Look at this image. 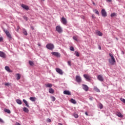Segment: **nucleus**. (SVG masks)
<instances>
[{
    "mask_svg": "<svg viewBox=\"0 0 125 125\" xmlns=\"http://www.w3.org/2000/svg\"><path fill=\"white\" fill-rule=\"evenodd\" d=\"M23 19L26 20V21H27L28 18L27 17H23Z\"/></svg>",
    "mask_w": 125,
    "mask_h": 125,
    "instance_id": "43",
    "label": "nucleus"
},
{
    "mask_svg": "<svg viewBox=\"0 0 125 125\" xmlns=\"http://www.w3.org/2000/svg\"><path fill=\"white\" fill-rule=\"evenodd\" d=\"M29 64L30 65V66H34V62L31 61H29Z\"/></svg>",
    "mask_w": 125,
    "mask_h": 125,
    "instance_id": "31",
    "label": "nucleus"
},
{
    "mask_svg": "<svg viewBox=\"0 0 125 125\" xmlns=\"http://www.w3.org/2000/svg\"><path fill=\"white\" fill-rule=\"evenodd\" d=\"M116 115H117L119 118H124V115H123V114H122V113L120 112H117L116 113Z\"/></svg>",
    "mask_w": 125,
    "mask_h": 125,
    "instance_id": "15",
    "label": "nucleus"
},
{
    "mask_svg": "<svg viewBox=\"0 0 125 125\" xmlns=\"http://www.w3.org/2000/svg\"><path fill=\"white\" fill-rule=\"evenodd\" d=\"M47 123H51V120H50V119H49V118H48V119H47Z\"/></svg>",
    "mask_w": 125,
    "mask_h": 125,
    "instance_id": "41",
    "label": "nucleus"
},
{
    "mask_svg": "<svg viewBox=\"0 0 125 125\" xmlns=\"http://www.w3.org/2000/svg\"><path fill=\"white\" fill-rule=\"evenodd\" d=\"M67 63H68V64L69 65V66H71V61H68Z\"/></svg>",
    "mask_w": 125,
    "mask_h": 125,
    "instance_id": "44",
    "label": "nucleus"
},
{
    "mask_svg": "<svg viewBox=\"0 0 125 125\" xmlns=\"http://www.w3.org/2000/svg\"><path fill=\"white\" fill-rule=\"evenodd\" d=\"M83 88L85 91H88V89H89V88L88 86L84 84H82Z\"/></svg>",
    "mask_w": 125,
    "mask_h": 125,
    "instance_id": "5",
    "label": "nucleus"
},
{
    "mask_svg": "<svg viewBox=\"0 0 125 125\" xmlns=\"http://www.w3.org/2000/svg\"><path fill=\"white\" fill-rule=\"evenodd\" d=\"M102 15L103 17H106L107 16V12L105 11V9H103L101 11Z\"/></svg>",
    "mask_w": 125,
    "mask_h": 125,
    "instance_id": "6",
    "label": "nucleus"
},
{
    "mask_svg": "<svg viewBox=\"0 0 125 125\" xmlns=\"http://www.w3.org/2000/svg\"><path fill=\"white\" fill-rule=\"evenodd\" d=\"M75 55H76V56H77V57H79V56H80V54H79V52L78 51H75Z\"/></svg>",
    "mask_w": 125,
    "mask_h": 125,
    "instance_id": "30",
    "label": "nucleus"
},
{
    "mask_svg": "<svg viewBox=\"0 0 125 125\" xmlns=\"http://www.w3.org/2000/svg\"><path fill=\"white\" fill-rule=\"evenodd\" d=\"M94 89L96 92H100V90L97 87H94Z\"/></svg>",
    "mask_w": 125,
    "mask_h": 125,
    "instance_id": "26",
    "label": "nucleus"
},
{
    "mask_svg": "<svg viewBox=\"0 0 125 125\" xmlns=\"http://www.w3.org/2000/svg\"><path fill=\"white\" fill-rule=\"evenodd\" d=\"M122 54H125V52H124V51H122Z\"/></svg>",
    "mask_w": 125,
    "mask_h": 125,
    "instance_id": "53",
    "label": "nucleus"
},
{
    "mask_svg": "<svg viewBox=\"0 0 125 125\" xmlns=\"http://www.w3.org/2000/svg\"><path fill=\"white\" fill-rule=\"evenodd\" d=\"M38 45L39 46H42V44L40 43H38Z\"/></svg>",
    "mask_w": 125,
    "mask_h": 125,
    "instance_id": "50",
    "label": "nucleus"
},
{
    "mask_svg": "<svg viewBox=\"0 0 125 125\" xmlns=\"http://www.w3.org/2000/svg\"><path fill=\"white\" fill-rule=\"evenodd\" d=\"M3 41V38L2 37H0V42H1Z\"/></svg>",
    "mask_w": 125,
    "mask_h": 125,
    "instance_id": "42",
    "label": "nucleus"
},
{
    "mask_svg": "<svg viewBox=\"0 0 125 125\" xmlns=\"http://www.w3.org/2000/svg\"><path fill=\"white\" fill-rule=\"evenodd\" d=\"M46 48L50 50H52L54 48V45L52 43H48L46 45Z\"/></svg>",
    "mask_w": 125,
    "mask_h": 125,
    "instance_id": "3",
    "label": "nucleus"
},
{
    "mask_svg": "<svg viewBox=\"0 0 125 125\" xmlns=\"http://www.w3.org/2000/svg\"><path fill=\"white\" fill-rule=\"evenodd\" d=\"M93 4L94 5H95V3H94V2H93Z\"/></svg>",
    "mask_w": 125,
    "mask_h": 125,
    "instance_id": "56",
    "label": "nucleus"
},
{
    "mask_svg": "<svg viewBox=\"0 0 125 125\" xmlns=\"http://www.w3.org/2000/svg\"><path fill=\"white\" fill-rule=\"evenodd\" d=\"M11 84L9 83H5V85H6V86H8L9 85H10Z\"/></svg>",
    "mask_w": 125,
    "mask_h": 125,
    "instance_id": "39",
    "label": "nucleus"
},
{
    "mask_svg": "<svg viewBox=\"0 0 125 125\" xmlns=\"http://www.w3.org/2000/svg\"><path fill=\"white\" fill-rule=\"evenodd\" d=\"M56 72H57V73L60 74V75H62L63 74V71H62V70L60 69V68H56Z\"/></svg>",
    "mask_w": 125,
    "mask_h": 125,
    "instance_id": "11",
    "label": "nucleus"
},
{
    "mask_svg": "<svg viewBox=\"0 0 125 125\" xmlns=\"http://www.w3.org/2000/svg\"><path fill=\"white\" fill-rule=\"evenodd\" d=\"M49 93H51L52 94H53V93H54V90L52 89V88H50L49 89Z\"/></svg>",
    "mask_w": 125,
    "mask_h": 125,
    "instance_id": "21",
    "label": "nucleus"
},
{
    "mask_svg": "<svg viewBox=\"0 0 125 125\" xmlns=\"http://www.w3.org/2000/svg\"><path fill=\"white\" fill-rule=\"evenodd\" d=\"M45 85L46 87H52V84L51 83H47Z\"/></svg>",
    "mask_w": 125,
    "mask_h": 125,
    "instance_id": "24",
    "label": "nucleus"
},
{
    "mask_svg": "<svg viewBox=\"0 0 125 125\" xmlns=\"http://www.w3.org/2000/svg\"><path fill=\"white\" fill-rule=\"evenodd\" d=\"M93 99V98L92 97H91L89 98V100H91V101H92Z\"/></svg>",
    "mask_w": 125,
    "mask_h": 125,
    "instance_id": "47",
    "label": "nucleus"
},
{
    "mask_svg": "<svg viewBox=\"0 0 125 125\" xmlns=\"http://www.w3.org/2000/svg\"><path fill=\"white\" fill-rule=\"evenodd\" d=\"M70 49L71 51H75V49L73 48V46H71Z\"/></svg>",
    "mask_w": 125,
    "mask_h": 125,
    "instance_id": "38",
    "label": "nucleus"
},
{
    "mask_svg": "<svg viewBox=\"0 0 125 125\" xmlns=\"http://www.w3.org/2000/svg\"><path fill=\"white\" fill-rule=\"evenodd\" d=\"M84 78L85 79L86 81L89 82V81H91V77L89 76L88 74H84L83 75Z\"/></svg>",
    "mask_w": 125,
    "mask_h": 125,
    "instance_id": "4",
    "label": "nucleus"
},
{
    "mask_svg": "<svg viewBox=\"0 0 125 125\" xmlns=\"http://www.w3.org/2000/svg\"><path fill=\"white\" fill-rule=\"evenodd\" d=\"M16 77H17V80H18V81H19V80L21 79V75H20V74L19 73H17L16 74Z\"/></svg>",
    "mask_w": 125,
    "mask_h": 125,
    "instance_id": "19",
    "label": "nucleus"
},
{
    "mask_svg": "<svg viewBox=\"0 0 125 125\" xmlns=\"http://www.w3.org/2000/svg\"><path fill=\"white\" fill-rule=\"evenodd\" d=\"M16 102L17 103H18V104H20V105H21V104H22V101H21V100L19 99L17 100Z\"/></svg>",
    "mask_w": 125,
    "mask_h": 125,
    "instance_id": "27",
    "label": "nucleus"
},
{
    "mask_svg": "<svg viewBox=\"0 0 125 125\" xmlns=\"http://www.w3.org/2000/svg\"><path fill=\"white\" fill-rule=\"evenodd\" d=\"M51 54L54 55V56H56V57H60L61 56L60 53L56 52H53L51 53Z\"/></svg>",
    "mask_w": 125,
    "mask_h": 125,
    "instance_id": "7",
    "label": "nucleus"
},
{
    "mask_svg": "<svg viewBox=\"0 0 125 125\" xmlns=\"http://www.w3.org/2000/svg\"><path fill=\"white\" fill-rule=\"evenodd\" d=\"M23 102H24V104H25L26 107L30 108V106H29V104H28V102H27V101H26L25 99H23Z\"/></svg>",
    "mask_w": 125,
    "mask_h": 125,
    "instance_id": "17",
    "label": "nucleus"
},
{
    "mask_svg": "<svg viewBox=\"0 0 125 125\" xmlns=\"http://www.w3.org/2000/svg\"><path fill=\"white\" fill-rule=\"evenodd\" d=\"M108 1H109V2H111V1H112V0H107Z\"/></svg>",
    "mask_w": 125,
    "mask_h": 125,
    "instance_id": "55",
    "label": "nucleus"
},
{
    "mask_svg": "<svg viewBox=\"0 0 125 125\" xmlns=\"http://www.w3.org/2000/svg\"><path fill=\"white\" fill-rule=\"evenodd\" d=\"M0 123H3V120L1 118H0Z\"/></svg>",
    "mask_w": 125,
    "mask_h": 125,
    "instance_id": "46",
    "label": "nucleus"
},
{
    "mask_svg": "<svg viewBox=\"0 0 125 125\" xmlns=\"http://www.w3.org/2000/svg\"><path fill=\"white\" fill-rule=\"evenodd\" d=\"M97 78L98 80H99V81H100V82H103V81H104L103 77H102L101 75H98Z\"/></svg>",
    "mask_w": 125,
    "mask_h": 125,
    "instance_id": "13",
    "label": "nucleus"
},
{
    "mask_svg": "<svg viewBox=\"0 0 125 125\" xmlns=\"http://www.w3.org/2000/svg\"><path fill=\"white\" fill-rule=\"evenodd\" d=\"M73 116L74 117V118H79V115H78V114H76V113H74V114H73Z\"/></svg>",
    "mask_w": 125,
    "mask_h": 125,
    "instance_id": "33",
    "label": "nucleus"
},
{
    "mask_svg": "<svg viewBox=\"0 0 125 125\" xmlns=\"http://www.w3.org/2000/svg\"><path fill=\"white\" fill-rule=\"evenodd\" d=\"M99 107L100 108V109H103V104H99Z\"/></svg>",
    "mask_w": 125,
    "mask_h": 125,
    "instance_id": "32",
    "label": "nucleus"
},
{
    "mask_svg": "<svg viewBox=\"0 0 125 125\" xmlns=\"http://www.w3.org/2000/svg\"><path fill=\"white\" fill-rule=\"evenodd\" d=\"M23 33L25 36H28V33L27 32V31L25 29H23Z\"/></svg>",
    "mask_w": 125,
    "mask_h": 125,
    "instance_id": "28",
    "label": "nucleus"
},
{
    "mask_svg": "<svg viewBox=\"0 0 125 125\" xmlns=\"http://www.w3.org/2000/svg\"><path fill=\"white\" fill-rule=\"evenodd\" d=\"M63 94H65V95H71V92L68 90H64L63 91Z\"/></svg>",
    "mask_w": 125,
    "mask_h": 125,
    "instance_id": "14",
    "label": "nucleus"
},
{
    "mask_svg": "<svg viewBox=\"0 0 125 125\" xmlns=\"http://www.w3.org/2000/svg\"><path fill=\"white\" fill-rule=\"evenodd\" d=\"M31 29L32 30H34V27L33 26H31Z\"/></svg>",
    "mask_w": 125,
    "mask_h": 125,
    "instance_id": "52",
    "label": "nucleus"
},
{
    "mask_svg": "<svg viewBox=\"0 0 125 125\" xmlns=\"http://www.w3.org/2000/svg\"><path fill=\"white\" fill-rule=\"evenodd\" d=\"M70 102H71V103H73V104H77V102L73 99H71Z\"/></svg>",
    "mask_w": 125,
    "mask_h": 125,
    "instance_id": "25",
    "label": "nucleus"
},
{
    "mask_svg": "<svg viewBox=\"0 0 125 125\" xmlns=\"http://www.w3.org/2000/svg\"><path fill=\"white\" fill-rule=\"evenodd\" d=\"M85 114L86 116H88V114L86 112L85 113Z\"/></svg>",
    "mask_w": 125,
    "mask_h": 125,
    "instance_id": "54",
    "label": "nucleus"
},
{
    "mask_svg": "<svg viewBox=\"0 0 125 125\" xmlns=\"http://www.w3.org/2000/svg\"><path fill=\"white\" fill-rule=\"evenodd\" d=\"M15 125H21L19 123L16 122Z\"/></svg>",
    "mask_w": 125,
    "mask_h": 125,
    "instance_id": "48",
    "label": "nucleus"
},
{
    "mask_svg": "<svg viewBox=\"0 0 125 125\" xmlns=\"http://www.w3.org/2000/svg\"><path fill=\"white\" fill-rule=\"evenodd\" d=\"M51 100L53 101V102H54V101L55 100H56V98H55V97H53V96H52V97H51Z\"/></svg>",
    "mask_w": 125,
    "mask_h": 125,
    "instance_id": "37",
    "label": "nucleus"
},
{
    "mask_svg": "<svg viewBox=\"0 0 125 125\" xmlns=\"http://www.w3.org/2000/svg\"><path fill=\"white\" fill-rule=\"evenodd\" d=\"M4 111L5 112V113H7V114H10V113H11L10 110L6 109V108H5L4 109Z\"/></svg>",
    "mask_w": 125,
    "mask_h": 125,
    "instance_id": "23",
    "label": "nucleus"
},
{
    "mask_svg": "<svg viewBox=\"0 0 125 125\" xmlns=\"http://www.w3.org/2000/svg\"><path fill=\"white\" fill-rule=\"evenodd\" d=\"M96 34L98 35V36H99L100 37H102V36H103V34H102V33L99 31H97Z\"/></svg>",
    "mask_w": 125,
    "mask_h": 125,
    "instance_id": "18",
    "label": "nucleus"
},
{
    "mask_svg": "<svg viewBox=\"0 0 125 125\" xmlns=\"http://www.w3.org/2000/svg\"><path fill=\"white\" fill-rule=\"evenodd\" d=\"M120 100H121V101H122V102H123V103H125V99L121 98V99H120Z\"/></svg>",
    "mask_w": 125,
    "mask_h": 125,
    "instance_id": "40",
    "label": "nucleus"
},
{
    "mask_svg": "<svg viewBox=\"0 0 125 125\" xmlns=\"http://www.w3.org/2000/svg\"><path fill=\"white\" fill-rule=\"evenodd\" d=\"M94 12H95V13L96 14H97L98 15H99V12L98 11H97V10L95 9V10H94Z\"/></svg>",
    "mask_w": 125,
    "mask_h": 125,
    "instance_id": "34",
    "label": "nucleus"
},
{
    "mask_svg": "<svg viewBox=\"0 0 125 125\" xmlns=\"http://www.w3.org/2000/svg\"><path fill=\"white\" fill-rule=\"evenodd\" d=\"M109 56L111 57V59H109L108 62L111 65H114L116 63V60H115V58H114V56H113V54L110 53Z\"/></svg>",
    "mask_w": 125,
    "mask_h": 125,
    "instance_id": "1",
    "label": "nucleus"
},
{
    "mask_svg": "<svg viewBox=\"0 0 125 125\" xmlns=\"http://www.w3.org/2000/svg\"><path fill=\"white\" fill-rule=\"evenodd\" d=\"M21 7H22V8H24V9H25V10H29V9H30L29 8V6H28L24 4H21Z\"/></svg>",
    "mask_w": 125,
    "mask_h": 125,
    "instance_id": "12",
    "label": "nucleus"
},
{
    "mask_svg": "<svg viewBox=\"0 0 125 125\" xmlns=\"http://www.w3.org/2000/svg\"><path fill=\"white\" fill-rule=\"evenodd\" d=\"M23 111H24V112H25V113H28L29 112V109H28V108L24 107L22 108Z\"/></svg>",
    "mask_w": 125,
    "mask_h": 125,
    "instance_id": "20",
    "label": "nucleus"
},
{
    "mask_svg": "<svg viewBox=\"0 0 125 125\" xmlns=\"http://www.w3.org/2000/svg\"><path fill=\"white\" fill-rule=\"evenodd\" d=\"M115 16H117V14H116V13H112V14H111V17H115Z\"/></svg>",
    "mask_w": 125,
    "mask_h": 125,
    "instance_id": "35",
    "label": "nucleus"
},
{
    "mask_svg": "<svg viewBox=\"0 0 125 125\" xmlns=\"http://www.w3.org/2000/svg\"><path fill=\"white\" fill-rule=\"evenodd\" d=\"M99 49L100 50H101V46L99 45Z\"/></svg>",
    "mask_w": 125,
    "mask_h": 125,
    "instance_id": "51",
    "label": "nucleus"
},
{
    "mask_svg": "<svg viewBox=\"0 0 125 125\" xmlns=\"http://www.w3.org/2000/svg\"><path fill=\"white\" fill-rule=\"evenodd\" d=\"M0 57L5 58V54L3 52L0 51Z\"/></svg>",
    "mask_w": 125,
    "mask_h": 125,
    "instance_id": "16",
    "label": "nucleus"
},
{
    "mask_svg": "<svg viewBox=\"0 0 125 125\" xmlns=\"http://www.w3.org/2000/svg\"><path fill=\"white\" fill-rule=\"evenodd\" d=\"M76 81L77 83H82V78L80 76H76Z\"/></svg>",
    "mask_w": 125,
    "mask_h": 125,
    "instance_id": "9",
    "label": "nucleus"
},
{
    "mask_svg": "<svg viewBox=\"0 0 125 125\" xmlns=\"http://www.w3.org/2000/svg\"><path fill=\"white\" fill-rule=\"evenodd\" d=\"M92 18H93V19H94V18H95V17L94 16V15H92Z\"/></svg>",
    "mask_w": 125,
    "mask_h": 125,
    "instance_id": "49",
    "label": "nucleus"
},
{
    "mask_svg": "<svg viewBox=\"0 0 125 125\" xmlns=\"http://www.w3.org/2000/svg\"><path fill=\"white\" fill-rule=\"evenodd\" d=\"M73 40H74L75 41H76V42H78V37H76V36H74L73 38Z\"/></svg>",
    "mask_w": 125,
    "mask_h": 125,
    "instance_id": "36",
    "label": "nucleus"
},
{
    "mask_svg": "<svg viewBox=\"0 0 125 125\" xmlns=\"http://www.w3.org/2000/svg\"><path fill=\"white\" fill-rule=\"evenodd\" d=\"M19 29H20V27H19V26H17V31L18 32Z\"/></svg>",
    "mask_w": 125,
    "mask_h": 125,
    "instance_id": "45",
    "label": "nucleus"
},
{
    "mask_svg": "<svg viewBox=\"0 0 125 125\" xmlns=\"http://www.w3.org/2000/svg\"><path fill=\"white\" fill-rule=\"evenodd\" d=\"M56 30L59 34H61V33H62V32H63V30L62 29V27H61V26H60V25H58L56 27Z\"/></svg>",
    "mask_w": 125,
    "mask_h": 125,
    "instance_id": "2",
    "label": "nucleus"
},
{
    "mask_svg": "<svg viewBox=\"0 0 125 125\" xmlns=\"http://www.w3.org/2000/svg\"><path fill=\"white\" fill-rule=\"evenodd\" d=\"M30 100H31V101H33V102H35V101H36V100H37V98H36L35 97H31L29 98Z\"/></svg>",
    "mask_w": 125,
    "mask_h": 125,
    "instance_id": "22",
    "label": "nucleus"
},
{
    "mask_svg": "<svg viewBox=\"0 0 125 125\" xmlns=\"http://www.w3.org/2000/svg\"><path fill=\"white\" fill-rule=\"evenodd\" d=\"M62 23L63 25H66V24H67V20L65 18L62 17Z\"/></svg>",
    "mask_w": 125,
    "mask_h": 125,
    "instance_id": "10",
    "label": "nucleus"
},
{
    "mask_svg": "<svg viewBox=\"0 0 125 125\" xmlns=\"http://www.w3.org/2000/svg\"><path fill=\"white\" fill-rule=\"evenodd\" d=\"M5 69L6 70V71H7V72H10V68H9V67L8 66H5Z\"/></svg>",
    "mask_w": 125,
    "mask_h": 125,
    "instance_id": "29",
    "label": "nucleus"
},
{
    "mask_svg": "<svg viewBox=\"0 0 125 125\" xmlns=\"http://www.w3.org/2000/svg\"><path fill=\"white\" fill-rule=\"evenodd\" d=\"M7 37L8 38V39H9L10 40H11V39H12V37H11V35L10 34V33H9V31L6 30L5 32Z\"/></svg>",
    "mask_w": 125,
    "mask_h": 125,
    "instance_id": "8",
    "label": "nucleus"
}]
</instances>
